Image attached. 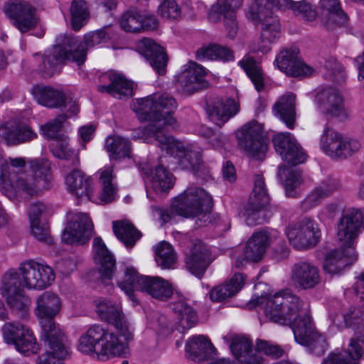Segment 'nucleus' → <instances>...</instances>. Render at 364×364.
I'll list each match as a JSON object with an SVG mask.
<instances>
[{
	"label": "nucleus",
	"instance_id": "nucleus-1",
	"mask_svg": "<svg viewBox=\"0 0 364 364\" xmlns=\"http://www.w3.org/2000/svg\"><path fill=\"white\" fill-rule=\"evenodd\" d=\"M176 107L175 99L168 94L154 95L137 100L132 105L133 111L140 121H149L151 124L134 129L132 138L146 143L156 141L161 149L178 159L183 168L197 172L202 163L200 149L192 144L185 146L164 131L166 127L175 124L176 119L172 114Z\"/></svg>",
	"mask_w": 364,
	"mask_h": 364
},
{
	"label": "nucleus",
	"instance_id": "nucleus-2",
	"mask_svg": "<svg viewBox=\"0 0 364 364\" xmlns=\"http://www.w3.org/2000/svg\"><path fill=\"white\" fill-rule=\"evenodd\" d=\"M94 303L100 318L112 325L114 331L100 324L90 326L79 337L78 350L102 360L124 355L134 339V328L116 303L105 298Z\"/></svg>",
	"mask_w": 364,
	"mask_h": 364
},
{
	"label": "nucleus",
	"instance_id": "nucleus-3",
	"mask_svg": "<svg viewBox=\"0 0 364 364\" xmlns=\"http://www.w3.org/2000/svg\"><path fill=\"white\" fill-rule=\"evenodd\" d=\"M23 158H6L0 153V191L9 199L41 196L54 184L50 163L46 159L29 162L31 174H15L14 168L24 167Z\"/></svg>",
	"mask_w": 364,
	"mask_h": 364
},
{
	"label": "nucleus",
	"instance_id": "nucleus-4",
	"mask_svg": "<svg viewBox=\"0 0 364 364\" xmlns=\"http://www.w3.org/2000/svg\"><path fill=\"white\" fill-rule=\"evenodd\" d=\"M302 301L288 290L281 291L269 297L264 312L270 321L290 326L298 343H306L307 338L317 331L311 316L301 312Z\"/></svg>",
	"mask_w": 364,
	"mask_h": 364
},
{
	"label": "nucleus",
	"instance_id": "nucleus-5",
	"mask_svg": "<svg viewBox=\"0 0 364 364\" xmlns=\"http://www.w3.org/2000/svg\"><path fill=\"white\" fill-rule=\"evenodd\" d=\"M112 37L111 29L108 27L92 31L85 35L84 43H79L76 38L70 36L63 38L62 43L54 46L42 57V64L39 69L47 76L53 75L57 66L65 60L82 65L86 58V50L105 43Z\"/></svg>",
	"mask_w": 364,
	"mask_h": 364
},
{
	"label": "nucleus",
	"instance_id": "nucleus-6",
	"mask_svg": "<svg viewBox=\"0 0 364 364\" xmlns=\"http://www.w3.org/2000/svg\"><path fill=\"white\" fill-rule=\"evenodd\" d=\"M36 304L34 313L42 328V340L53 350L56 344L58 354L63 356L66 351L60 337L65 336L54 320L62 308L60 298L53 292L45 291L38 296Z\"/></svg>",
	"mask_w": 364,
	"mask_h": 364
},
{
	"label": "nucleus",
	"instance_id": "nucleus-7",
	"mask_svg": "<svg viewBox=\"0 0 364 364\" xmlns=\"http://www.w3.org/2000/svg\"><path fill=\"white\" fill-rule=\"evenodd\" d=\"M247 18L255 25H261V36L257 50L266 53L271 50V46L277 41L281 33V25L277 16L266 6L251 4L246 10Z\"/></svg>",
	"mask_w": 364,
	"mask_h": 364
},
{
	"label": "nucleus",
	"instance_id": "nucleus-8",
	"mask_svg": "<svg viewBox=\"0 0 364 364\" xmlns=\"http://www.w3.org/2000/svg\"><path fill=\"white\" fill-rule=\"evenodd\" d=\"M213 204L212 197L203 188L191 186L176 196L171 204L173 210L185 218H195L202 215L207 217Z\"/></svg>",
	"mask_w": 364,
	"mask_h": 364
},
{
	"label": "nucleus",
	"instance_id": "nucleus-9",
	"mask_svg": "<svg viewBox=\"0 0 364 364\" xmlns=\"http://www.w3.org/2000/svg\"><path fill=\"white\" fill-rule=\"evenodd\" d=\"M278 232L272 230L271 232L259 231L255 232L247 242L245 247L242 249L237 248L232 259L235 266L241 268L248 262H257L263 257L268 245L276 239Z\"/></svg>",
	"mask_w": 364,
	"mask_h": 364
},
{
	"label": "nucleus",
	"instance_id": "nucleus-10",
	"mask_svg": "<svg viewBox=\"0 0 364 364\" xmlns=\"http://www.w3.org/2000/svg\"><path fill=\"white\" fill-rule=\"evenodd\" d=\"M286 235L294 248L303 250L314 247L319 242L321 232L314 220L305 218L289 225L286 229Z\"/></svg>",
	"mask_w": 364,
	"mask_h": 364
},
{
	"label": "nucleus",
	"instance_id": "nucleus-11",
	"mask_svg": "<svg viewBox=\"0 0 364 364\" xmlns=\"http://www.w3.org/2000/svg\"><path fill=\"white\" fill-rule=\"evenodd\" d=\"M18 270L23 288L43 289L50 286L55 279V274L51 267L33 259L22 262Z\"/></svg>",
	"mask_w": 364,
	"mask_h": 364
},
{
	"label": "nucleus",
	"instance_id": "nucleus-12",
	"mask_svg": "<svg viewBox=\"0 0 364 364\" xmlns=\"http://www.w3.org/2000/svg\"><path fill=\"white\" fill-rule=\"evenodd\" d=\"M263 127L253 121L245 124L237 133L239 146L251 158L262 160L267 150V144L262 137Z\"/></svg>",
	"mask_w": 364,
	"mask_h": 364
},
{
	"label": "nucleus",
	"instance_id": "nucleus-13",
	"mask_svg": "<svg viewBox=\"0 0 364 364\" xmlns=\"http://www.w3.org/2000/svg\"><path fill=\"white\" fill-rule=\"evenodd\" d=\"M364 229V208H350L341 218L337 226V237L341 247L353 248L354 241Z\"/></svg>",
	"mask_w": 364,
	"mask_h": 364
},
{
	"label": "nucleus",
	"instance_id": "nucleus-14",
	"mask_svg": "<svg viewBox=\"0 0 364 364\" xmlns=\"http://www.w3.org/2000/svg\"><path fill=\"white\" fill-rule=\"evenodd\" d=\"M62 240L67 244L83 245L89 241L93 230L92 223L85 213H72L68 215Z\"/></svg>",
	"mask_w": 364,
	"mask_h": 364
},
{
	"label": "nucleus",
	"instance_id": "nucleus-15",
	"mask_svg": "<svg viewBox=\"0 0 364 364\" xmlns=\"http://www.w3.org/2000/svg\"><path fill=\"white\" fill-rule=\"evenodd\" d=\"M319 110L328 117L345 120L350 112L344 105V99L341 92L332 87L320 90L315 97Z\"/></svg>",
	"mask_w": 364,
	"mask_h": 364
},
{
	"label": "nucleus",
	"instance_id": "nucleus-16",
	"mask_svg": "<svg viewBox=\"0 0 364 364\" xmlns=\"http://www.w3.org/2000/svg\"><path fill=\"white\" fill-rule=\"evenodd\" d=\"M269 197L264 179L262 176L256 175L252 191L245 208V220L248 225L252 226L263 222L264 219L260 217L261 210L269 203Z\"/></svg>",
	"mask_w": 364,
	"mask_h": 364
},
{
	"label": "nucleus",
	"instance_id": "nucleus-17",
	"mask_svg": "<svg viewBox=\"0 0 364 364\" xmlns=\"http://www.w3.org/2000/svg\"><path fill=\"white\" fill-rule=\"evenodd\" d=\"M4 11L13 24L22 33L34 28L38 18L36 9L26 1H10L5 4Z\"/></svg>",
	"mask_w": 364,
	"mask_h": 364
},
{
	"label": "nucleus",
	"instance_id": "nucleus-18",
	"mask_svg": "<svg viewBox=\"0 0 364 364\" xmlns=\"http://www.w3.org/2000/svg\"><path fill=\"white\" fill-rule=\"evenodd\" d=\"M274 64L290 77H307L314 72V69L299 57V49L295 47L282 49L277 55Z\"/></svg>",
	"mask_w": 364,
	"mask_h": 364
},
{
	"label": "nucleus",
	"instance_id": "nucleus-19",
	"mask_svg": "<svg viewBox=\"0 0 364 364\" xmlns=\"http://www.w3.org/2000/svg\"><path fill=\"white\" fill-rule=\"evenodd\" d=\"M276 151L290 165H297L306 160V154L289 132L276 134L272 138Z\"/></svg>",
	"mask_w": 364,
	"mask_h": 364
},
{
	"label": "nucleus",
	"instance_id": "nucleus-20",
	"mask_svg": "<svg viewBox=\"0 0 364 364\" xmlns=\"http://www.w3.org/2000/svg\"><path fill=\"white\" fill-rule=\"evenodd\" d=\"M242 5V0H218L211 6L208 14L210 21L217 22L225 19V26L230 38H234L237 32V23L235 21V11Z\"/></svg>",
	"mask_w": 364,
	"mask_h": 364
},
{
	"label": "nucleus",
	"instance_id": "nucleus-21",
	"mask_svg": "<svg viewBox=\"0 0 364 364\" xmlns=\"http://www.w3.org/2000/svg\"><path fill=\"white\" fill-rule=\"evenodd\" d=\"M97 90L116 98L132 96L133 93L132 83L122 75L113 72H107L100 75Z\"/></svg>",
	"mask_w": 364,
	"mask_h": 364
},
{
	"label": "nucleus",
	"instance_id": "nucleus-22",
	"mask_svg": "<svg viewBox=\"0 0 364 364\" xmlns=\"http://www.w3.org/2000/svg\"><path fill=\"white\" fill-rule=\"evenodd\" d=\"M207 73L202 65L190 61L178 76V83L183 93L193 94L205 85Z\"/></svg>",
	"mask_w": 364,
	"mask_h": 364
},
{
	"label": "nucleus",
	"instance_id": "nucleus-23",
	"mask_svg": "<svg viewBox=\"0 0 364 364\" xmlns=\"http://www.w3.org/2000/svg\"><path fill=\"white\" fill-rule=\"evenodd\" d=\"M291 279L295 287L302 289H313L321 281L318 267L306 261L293 265Z\"/></svg>",
	"mask_w": 364,
	"mask_h": 364
},
{
	"label": "nucleus",
	"instance_id": "nucleus-24",
	"mask_svg": "<svg viewBox=\"0 0 364 364\" xmlns=\"http://www.w3.org/2000/svg\"><path fill=\"white\" fill-rule=\"evenodd\" d=\"M139 49L159 75L165 74L168 57L161 46L152 39L144 38L139 44Z\"/></svg>",
	"mask_w": 364,
	"mask_h": 364
},
{
	"label": "nucleus",
	"instance_id": "nucleus-25",
	"mask_svg": "<svg viewBox=\"0 0 364 364\" xmlns=\"http://www.w3.org/2000/svg\"><path fill=\"white\" fill-rule=\"evenodd\" d=\"M0 137L9 145H16L33 139L36 134L27 124L12 121L0 126Z\"/></svg>",
	"mask_w": 364,
	"mask_h": 364
},
{
	"label": "nucleus",
	"instance_id": "nucleus-26",
	"mask_svg": "<svg viewBox=\"0 0 364 364\" xmlns=\"http://www.w3.org/2000/svg\"><path fill=\"white\" fill-rule=\"evenodd\" d=\"M239 111V105L234 99H216L208 104L206 112L212 122L221 127Z\"/></svg>",
	"mask_w": 364,
	"mask_h": 364
},
{
	"label": "nucleus",
	"instance_id": "nucleus-27",
	"mask_svg": "<svg viewBox=\"0 0 364 364\" xmlns=\"http://www.w3.org/2000/svg\"><path fill=\"white\" fill-rule=\"evenodd\" d=\"M339 188V181L334 178L329 177L321 181L302 200L301 208L304 211L311 210Z\"/></svg>",
	"mask_w": 364,
	"mask_h": 364
},
{
	"label": "nucleus",
	"instance_id": "nucleus-28",
	"mask_svg": "<svg viewBox=\"0 0 364 364\" xmlns=\"http://www.w3.org/2000/svg\"><path fill=\"white\" fill-rule=\"evenodd\" d=\"M211 262L210 251L201 242L193 245L186 258V265L189 272L200 278Z\"/></svg>",
	"mask_w": 364,
	"mask_h": 364
},
{
	"label": "nucleus",
	"instance_id": "nucleus-29",
	"mask_svg": "<svg viewBox=\"0 0 364 364\" xmlns=\"http://www.w3.org/2000/svg\"><path fill=\"white\" fill-rule=\"evenodd\" d=\"M215 354L216 349L213 343L203 335L194 336L186 343V357L196 362L212 359Z\"/></svg>",
	"mask_w": 364,
	"mask_h": 364
},
{
	"label": "nucleus",
	"instance_id": "nucleus-30",
	"mask_svg": "<svg viewBox=\"0 0 364 364\" xmlns=\"http://www.w3.org/2000/svg\"><path fill=\"white\" fill-rule=\"evenodd\" d=\"M319 9V18L328 29L347 23L348 17L341 9L338 0H321Z\"/></svg>",
	"mask_w": 364,
	"mask_h": 364
},
{
	"label": "nucleus",
	"instance_id": "nucleus-31",
	"mask_svg": "<svg viewBox=\"0 0 364 364\" xmlns=\"http://www.w3.org/2000/svg\"><path fill=\"white\" fill-rule=\"evenodd\" d=\"M142 292H145L151 297L166 301L173 295V289L171 284L159 277H149L141 278L139 280Z\"/></svg>",
	"mask_w": 364,
	"mask_h": 364
},
{
	"label": "nucleus",
	"instance_id": "nucleus-32",
	"mask_svg": "<svg viewBox=\"0 0 364 364\" xmlns=\"http://www.w3.org/2000/svg\"><path fill=\"white\" fill-rule=\"evenodd\" d=\"M355 259L356 255L354 248L346 250L341 247L331 252L326 256L323 263V269L331 274H339Z\"/></svg>",
	"mask_w": 364,
	"mask_h": 364
},
{
	"label": "nucleus",
	"instance_id": "nucleus-33",
	"mask_svg": "<svg viewBox=\"0 0 364 364\" xmlns=\"http://www.w3.org/2000/svg\"><path fill=\"white\" fill-rule=\"evenodd\" d=\"M230 348L241 364H263L262 358L251 348L250 341L245 337H233Z\"/></svg>",
	"mask_w": 364,
	"mask_h": 364
},
{
	"label": "nucleus",
	"instance_id": "nucleus-34",
	"mask_svg": "<svg viewBox=\"0 0 364 364\" xmlns=\"http://www.w3.org/2000/svg\"><path fill=\"white\" fill-rule=\"evenodd\" d=\"M90 179L79 170L74 169L65 178V185L68 191L77 198L91 199L92 189Z\"/></svg>",
	"mask_w": 364,
	"mask_h": 364
},
{
	"label": "nucleus",
	"instance_id": "nucleus-35",
	"mask_svg": "<svg viewBox=\"0 0 364 364\" xmlns=\"http://www.w3.org/2000/svg\"><path fill=\"white\" fill-rule=\"evenodd\" d=\"M171 308L177 316L178 326L183 330L189 329L197 323L196 311L178 292L175 294V301L171 304Z\"/></svg>",
	"mask_w": 364,
	"mask_h": 364
},
{
	"label": "nucleus",
	"instance_id": "nucleus-36",
	"mask_svg": "<svg viewBox=\"0 0 364 364\" xmlns=\"http://www.w3.org/2000/svg\"><path fill=\"white\" fill-rule=\"evenodd\" d=\"M94 259L100 267V271L103 277L110 279L115 269V259L107 249L105 243L100 237L93 241Z\"/></svg>",
	"mask_w": 364,
	"mask_h": 364
},
{
	"label": "nucleus",
	"instance_id": "nucleus-37",
	"mask_svg": "<svg viewBox=\"0 0 364 364\" xmlns=\"http://www.w3.org/2000/svg\"><path fill=\"white\" fill-rule=\"evenodd\" d=\"M295 100V95L287 93L281 96L274 105L275 115L291 129L294 128L296 122Z\"/></svg>",
	"mask_w": 364,
	"mask_h": 364
},
{
	"label": "nucleus",
	"instance_id": "nucleus-38",
	"mask_svg": "<svg viewBox=\"0 0 364 364\" xmlns=\"http://www.w3.org/2000/svg\"><path fill=\"white\" fill-rule=\"evenodd\" d=\"M363 349L356 339L352 338L347 351H334L328 354L322 364H359Z\"/></svg>",
	"mask_w": 364,
	"mask_h": 364
},
{
	"label": "nucleus",
	"instance_id": "nucleus-39",
	"mask_svg": "<svg viewBox=\"0 0 364 364\" xmlns=\"http://www.w3.org/2000/svg\"><path fill=\"white\" fill-rule=\"evenodd\" d=\"M345 135L336 130L326 127L320 139L321 150L331 158H340Z\"/></svg>",
	"mask_w": 364,
	"mask_h": 364
},
{
	"label": "nucleus",
	"instance_id": "nucleus-40",
	"mask_svg": "<svg viewBox=\"0 0 364 364\" xmlns=\"http://www.w3.org/2000/svg\"><path fill=\"white\" fill-rule=\"evenodd\" d=\"M245 276L241 273L235 274L226 283L218 285L210 290V298L213 301H222L235 296L243 287Z\"/></svg>",
	"mask_w": 364,
	"mask_h": 364
},
{
	"label": "nucleus",
	"instance_id": "nucleus-41",
	"mask_svg": "<svg viewBox=\"0 0 364 364\" xmlns=\"http://www.w3.org/2000/svg\"><path fill=\"white\" fill-rule=\"evenodd\" d=\"M267 3L280 9H291L294 15L300 16L306 21H312L317 16L312 6L304 1H294L291 0H268Z\"/></svg>",
	"mask_w": 364,
	"mask_h": 364
},
{
	"label": "nucleus",
	"instance_id": "nucleus-42",
	"mask_svg": "<svg viewBox=\"0 0 364 364\" xmlns=\"http://www.w3.org/2000/svg\"><path fill=\"white\" fill-rule=\"evenodd\" d=\"M105 148L109 152L111 160L129 157L132 151L129 140L121 136H108L105 140Z\"/></svg>",
	"mask_w": 364,
	"mask_h": 364
},
{
	"label": "nucleus",
	"instance_id": "nucleus-43",
	"mask_svg": "<svg viewBox=\"0 0 364 364\" xmlns=\"http://www.w3.org/2000/svg\"><path fill=\"white\" fill-rule=\"evenodd\" d=\"M51 152L59 159L70 161L73 166L80 163L78 151L70 146L68 136H62L60 139L54 141L51 145Z\"/></svg>",
	"mask_w": 364,
	"mask_h": 364
},
{
	"label": "nucleus",
	"instance_id": "nucleus-44",
	"mask_svg": "<svg viewBox=\"0 0 364 364\" xmlns=\"http://www.w3.org/2000/svg\"><path fill=\"white\" fill-rule=\"evenodd\" d=\"M33 94L38 104L49 108H58L65 100V93L50 87H36Z\"/></svg>",
	"mask_w": 364,
	"mask_h": 364
},
{
	"label": "nucleus",
	"instance_id": "nucleus-45",
	"mask_svg": "<svg viewBox=\"0 0 364 364\" xmlns=\"http://www.w3.org/2000/svg\"><path fill=\"white\" fill-rule=\"evenodd\" d=\"M150 181L151 188L156 193L167 192L173 186V175L163 166L151 171Z\"/></svg>",
	"mask_w": 364,
	"mask_h": 364
},
{
	"label": "nucleus",
	"instance_id": "nucleus-46",
	"mask_svg": "<svg viewBox=\"0 0 364 364\" xmlns=\"http://www.w3.org/2000/svg\"><path fill=\"white\" fill-rule=\"evenodd\" d=\"M113 230L117 237L127 247H132L140 237V232L127 221L113 222Z\"/></svg>",
	"mask_w": 364,
	"mask_h": 364
},
{
	"label": "nucleus",
	"instance_id": "nucleus-47",
	"mask_svg": "<svg viewBox=\"0 0 364 364\" xmlns=\"http://www.w3.org/2000/svg\"><path fill=\"white\" fill-rule=\"evenodd\" d=\"M238 64L244 69L257 91H261L264 86V76L260 65L253 58L245 56Z\"/></svg>",
	"mask_w": 364,
	"mask_h": 364
},
{
	"label": "nucleus",
	"instance_id": "nucleus-48",
	"mask_svg": "<svg viewBox=\"0 0 364 364\" xmlns=\"http://www.w3.org/2000/svg\"><path fill=\"white\" fill-rule=\"evenodd\" d=\"M15 349L26 356L37 354L40 347L33 331L27 328L13 344Z\"/></svg>",
	"mask_w": 364,
	"mask_h": 364
},
{
	"label": "nucleus",
	"instance_id": "nucleus-49",
	"mask_svg": "<svg viewBox=\"0 0 364 364\" xmlns=\"http://www.w3.org/2000/svg\"><path fill=\"white\" fill-rule=\"evenodd\" d=\"M5 297L7 304L18 317L25 318L28 316L31 300L25 295L23 290L13 294H8Z\"/></svg>",
	"mask_w": 364,
	"mask_h": 364
},
{
	"label": "nucleus",
	"instance_id": "nucleus-50",
	"mask_svg": "<svg viewBox=\"0 0 364 364\" xmlns=\"http://www.w3.org/2000/svg\"><path fill=\"white\" fill-rule=\"evenodd\" d=\"M146 277V276L139 275L134 267H127L124 270V276L123 279L118 282V285L130 299H132L134 291L137 290L141 291L142 287H140L139 280Z\"/></svg>",
	"mask_w": 364,
	"mask_h": 364
},
{
	"label": "nucleus",
	"instance_id": "nucleus-51",
	"mask_svg": "<svg viewBox=\"0 0 364 364\" xmlns=\"http://www.w3.org/2000/svg\"><path fill=\"white\" fill-rule=\"evenodd\" d=\"M71 25L74 30H80L89 17L87 3L84 0H73L70 9Z\"/></svg>",
	"mask_w": 364,
	"mask_h": 364
},
{
	"label": "nucleus",
	"instance_id": "nucleus-52",
	"mask_svg": "<svg viewBox=\"0 0 364 364\" xmlns=\"http://www.w3.org/2000/svg\"><path fill=\"white\" fill-rule=\"evenodd\" d=\"M197 57L199 60H233L232 52L229 48L219 45H211L200 48L197 52Z\"/></svg>",
	"mask_w": 364,
	"mask_h": 364
},
{
	"label": "nucleus",
	"instance_id": "nucleus-53",
	"mask_svg": "<svg viewBox=\"0 0 364 364\" xmlns=\"http://www.w3.org/2000/svg\"><path fill=\"white\" fill-rule=\"evenodd\" d=\"M141 14L135 9L124 12L119 19V25L122 30L129 33H141Z\"/></svg>",
	"mask_w": 364,
	"mask_h": 364
},
{
	"label": "nucleus",
	"instance_id": "nucleus-54",
	"mask_svg": "<svg viewBox=\"0 0 364 364\" xmlns=\"http://www.w3.org/2000/svg\"><path fill=\"white\" fill-rule=\"evenodd\" d=\"M155 259L161 268L169 269L176 261L175 252L172 246L166 242H161L155 247Z\"/></svg>",
	"mask_w": 364,
	"mask_h": 364
},
{
	"label": "nucleus",
	"instance_id": "nucleus-55",
	"mask_svg": "<svg viewBox=\"0 0 364 364\" xmlns=\"http://www.w3.org/2000/svg\"><path fill=\"white\" fill-rule=\"evenodd\" d=\"M68 119V116L59 114L55 119L41 125V134L46 138L56 141L62 136H66L60 133L63 124Z\"/></svg>",
	"mask_w": 364,
	"mask_h": 364
},
{
	"label": "nucleus",
	"instance_id": "nucleus-56",
	"mask_svg": "<svg viewBox=\"0 0 364 364\" xmlns=\"http://www.w3.org/2000/svg\"><path fill=\"white\" fill-rule=\"evenodd\" d=\"M21 279L18 271L8 272L1 279V293L3 296L22 291Z\"/></svg>",
	"mask_w": 364,
	"mask_h": 364
},
{
	"label": "nucleus",
	"instance_id": "nucleus-57",
	"mask_svg": "<svg viewBox=\"0 0 364 364\" xmlns=\"http://www.w3.org/2000/svg\"><path fill=\"white\" fill-rule=\"evenodd\" d=\"M358 314V310L350 309L343 314V322L346 326L355 327L356 340L364 343V314H362V318H360Z\"/></svg>",
	"mask_w": 364,
	"mask_h": 364
},
{
	"label": "nucleus",
	"instance_id": "nucleus-58",
	"mask_svg": "<svg viewBox=\"0 0 364 364\" xmlns=\"http://www.w3.org/2000/svg\"><path fill=\"white\" fill-rule=\"evenodd\" d=\"M60 341L63 343L65 348V354L60 356L58 353V347L55 344V349H51L48 347V345L45 343L47 348L46 353L41 355L36 358V364H65L63 359L65 358L68 354V346L65 340V336L60 337Z\"/></svg>",
	"mask_w": 364,
	"mask_h": 364
},
{
	"label": "nucleus",
	"instance_id": "nucleus-59",
	"mask_svg": "<svg viewBox=\"0 0 364 364\" xmlns=\"http://www.w3.org/2000/svg\"><path fill=\"white\" fill-rule=\"evenodd\" d=\"M27 328L19 322H6L1 328L4 342L13 345Z\"/></svg>",
	"mask_w": 364,
	"mask_h": 364
},
{
	"label": "nucleus",
	"instance_id": "nucleus-60",
	"mask_svg": "<svg viewBox=\"0 0 364 364\" xmlns=\"http://www.w3.org/2000/svg\"><path fill=\"white\" fill-rule=\"evenodd\" d=\"M306 340V343H301V344L308 347L311 353L316 355H323L328 348L326 337L318 331L311 336L308 337Z\"/></svg>",
	"mask_w": 364,
	"mask_h": 364
},
{
	"label": "nucleus",
	"instance_id": "nucleus-61",
	"mask_svg": "<svg viewBox=\"0 0 364 364\" xmlns=\"http://www.w3.org/2000/svg\"><path fill=\"white\" fill-rule=\"evenodd\" d=\"M158 11L163 18L167 20H177L181 16V9L173 0L164 1L159 5Z\"/></svg>",
	"mask_w": 364,
	"mask_h": 364
},
{
	"label": "nucleus",
	"instance_id": "nucleus-62",
	"mask_svg": "<svg viewBox=\"0 0 364 364\" xmlns=\"http://www.w3.org/2000/svg\"><path fill=\"white\" fill-rule=\"evenodd\" d=\"M255 351L258 355V353L263 352L264 354L277 358L282 355L284 351L278 346L272 345L267 341L258 340L255 348Z\"/></svg>",
	"mask_w": 364,
	"mask_h": 364
},
{
	"label": "nucleus",
	"instance_id": "nucleus-63",
	"mask_svg": "<svg viewBox=\"0 0 364 364\" xmlns=\"http://www.w3.org/2000/svg\"><path fill=\"white\" fill-rule=\"evenodd\" d=\"M99 183L100 186H117L115 181L114 166L112 165L105 166L98 171Z\"/></svg>",
	"mask_w": 364,
	"mask_h": 364
},
{
	"label": "nucleus",
	"instance_id": "nucleus-64",
	"mask_svg": "<svg viewBox=\"0 0 364 364\" xmlns=\"http://www.w3.org/2000/svg\"><path fill=\"white\" fill-rule=\"evenodd\" d=\"M31 234L40 241H47L49 236V230L48 226L40 221H33L30 223Z\"/></svg>",
	"mask_w": 364,
	"mask_h": 364
}]
</instances>
